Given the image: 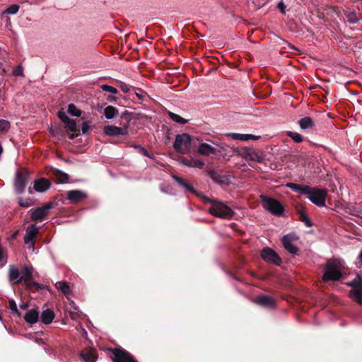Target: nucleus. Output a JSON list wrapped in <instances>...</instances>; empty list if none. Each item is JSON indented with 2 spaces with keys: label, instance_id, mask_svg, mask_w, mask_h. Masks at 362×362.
<instances>
[{
  "label": "nucleus",
  "instance_id": "f257e3e1",
  "mask_svg": "<svg viewBox=\"0 0 362 362\" xmlns=\"http://www.w3.org/2000/svg\"><path fill=\"white\" fill-rule=\"evenodd\" d=\"M286 187L300 194L307 195L308 199L317 206H325L327 192L325 189L311 187L308 185H301L293 182H288Z\"/></svg>",
  "mask_w": 362,
  "mask_h": 362
},
{
  "label": "nucleus",
  "instance_id": "f03ea898",
  "mask_svg": "<svg viewBox=\"0 0 362 362\" xmlns=\"http://www.w3.org/2000/svg\"><path fill=\"white\" fill-rule=\"evenodd\" d=\"M202 198L205 203L211 204V206L209 209V212L212 216L224 219H229L233 216L234 212L225 203L211 199L210 198L204 195H202Z\"/></svg>",
  "mask_w": 362,
  "mask_h": 362
},
{
  "label": "nucleus",
  "instance_id": "7ed1b4c3",
  "mask_svg": "<svg viewBox=\"0 0 362 362\" xmlns=\"http://www.w3.org/2000/svg\"><path fill=\"white\" fill-rule=\"evenodd\" d=\"M344 261L339 259H329L325 265L324 281H337L340 279L344 268Z\"/></svg>",
  "mask_w": 362,
  "mask_h": 362
},
{
  "label": "nucleus",
  "instance_id": "20e7f679",
  "mask_svg": "<svg viewBox=\"0 0 362 362\" xmlns=\"http://www.w3.org/2000/svg\"><path fill=\"white\" fill-rule=\"evenodd\" d=\"M262 205L264 209L270 212L273 215L281 216L284 208L283 205L276 199L268 197L265 195H260Z\"/></svg>",
  "mask_w": 362,
  "mask_h": 362
},
{
  "label": "nucleus",
  "instance_id": "39448f33",
  "mask_svg": "<svg viewBox=\"0 0 362 362\" xmlns=\"http://www.w3.org/2000/svg\"><path fill=\"white\" fill-rule=\"evenodd\" d=\"M192 137L187 134H179L176 136L174 148L176 151L185 154L189 151Z\"/></svg>",
  "mask_w": 362,
  "mask_h": 362
},
{
  "label": "nucleus",
  "instance_id": "423d86ee",
  "mask_svg": "<svg viewBox=\"0 0 362 362\" xmlns=\"http://www.w3.org/2000/svg\"><path fill=\"white\" fill-rule=\"evenodd\" d=\"M54 207L52 202L45 204L43 206L36 209H31L28 213L30 215V219L33 221H42L47 216L49 211Z\"/></svg>",
  "mask_w": 362,
  "mask_h": 362
},
{
  "label": "nucleus",
  "instance_id": "0eeeda50",
  "mask_svg": "<svg viewBox=\"0 0 362 362\" xmlns=\"http://www.w3.org/2000/svg\"><path fill=\"white\" fill-rule=\"evenodd\" d=\"M29 181L28 172L25 169H21L16 173L15 179V190L17 193L21 194Z\"/></svg>",
  "mask_w": 362,
  "mask_h": 362
},
{
  "label": "nucleus",
  "instance_id": "6e6552de",
  "mask_svg": "<svg viewBox=\"0 0 362 362\" xmlns=\"http://www.w3.org/2000/svg\"><path fill=\"white\" fill-rule=\"evenodd\" d=\"M298 240V237L294 233H288L284 235L282 239V244L284 247L291 254H296L298 251V247H296L293 243Z\"/></svg>",
  "mask_w": 362,
  "mask_h": 362
},
{
  "label": "nucleus",
  "instance_id": "1a4fd4ad",
  "mask_svg": "<svg viewBox=\"0 0 362 362\" xmlns=\"http://www.w3.org/2000/svg\"><path fill=\"white\" fill-rule=\"evenodd\" d=\"M113 362H136L134 357L127 351L122 349H115L112 351Z\"/></svg>",
  "mask_w": 362,
  "mask_h": 362
},
{
  "label": "nucleus",
  "instance_id": "9d476101",
  "mask_svg": "<svg viewBox=\"0 0 362 362\" xmlns=\"http://www.w3.org/2000/svg\"><path fill=\"white\" fill-rule=\"evenodd\" d=\"M39 233V228L35 224H32L28 226L25 231L24 237V242L27 245H30V247L34 250L35 249V238Z\"/></svg>",
  "mask_w": 362,
  "mask_h": 362
},
{
  "label": "nucleus",
  "instance_id": "9b49d317",
  "mask_svg": "<svg viewBox=\"0 0 362 362\" xmlns=\"http://www.w3.org/2000/svg\"><path fill=\"white\" fill-rule=\"evenodd\" d=\"M20 272L21 276H22V281H23L24 284L27 287H30L32 284H34L36 287L39 286L38 283L33 281V267L25 265Z\"/></svg>",
  "mask_w": 362,
  "mask_h": 362
},
{
  "label": "nucleus",
  "instance_id": "f8f14e48",
  "mask_svg": "<svg viewBox=\"0 0 362 362\" xmlns=\"http://www.w3.org/2000/svg\"><path fill=\"white\" fill-rule=\"evenodd\" d=\"M261 256L264 261L276 265H279L281 262V259L276 252L269 247H264L262 250Z\"/></svg>",
  "mask_w": 362,
  "mask_h": 362
},
{
  "label": "nucleus",
  "instance_id": "ddd939ff",
  "mask_svg": "<svg viewBox=\"0 0 362 362\" xmlns=\"http://www.w3.org/2000/svg\"><path fill=\"white\" fill-rule=\"evenodd\" d=\"M242 156L247 160L263 163L264 157L259 154L255 150L251 148H245L242 151Z\"/></svg>",
  "mask_w": 362,
  "mask_h": 362
},
{
  "label": "nucleus",
  "instance_id": "4468645a",
  "mask_svg": "<svg viewBox=\"0 0 362 362\" xmlns=\"http://www.w3.org/2000/svg\"><path fill=\"white\" fill-rule=\"evenodd\" d=\"M104 134L107 136H124L128 134V130L126 127L122 128L113 125H106L103 128Z\"/></svg>",
  "mask_w": 362,
  "mask_h": 362
},
{
  "label": "nucleus",
  "instance_id": "2eb2a0df",
  "mask_svg": "<svg viewBox=\"0 0 362 362\" xmlns=\"http://www.w3.org/2000/svg\"><path fill=\"white\" fill-rule=\"evenodd\" d=\"M255 303L266 308H274L275 306V300L273 297L267 295H261L255 300Z\"/></svg>",
  "mask_w": 362,
  "mask_h": 362
},
{
  "label": "nucleus",
  "instance_id": "dca6fc26",
  "mask_svg": "<svg viewBox=\"0 0 362 362\" xmlns=\"http://www.w3.org/2000/svg\"><path fill=\"white\" fill-rule=\"evenodd\" d=\"M9 281L13 284H18L22 282V276L18 268L16 266L11 265L8 269Z\"/></svg>",
  "mask_w": 362,
  "mask_h": 362
},
{
  "label": "nucleus",
  "instance_id": "f3484780",
  "mask_svg": "<svg viewBox=\"0 0 362 362\" xmlns=\"http://www.w3.org/2000/svg\"><path fill=\"white\" fill-rule=\"evenodd\" d=\"M86 197V194L81 190H71L67 192V199L73 203H78Z\"/></svg>",
  "mask_w": 362,
  "mask_h": 362
},
{
  "label": "nucleus",
  "instance_id": "a211bd4d",
  "mask_svg": "<svg viewBox=\"0 0 362 362\" xmlns=\"http://www.w3.org/2000/svg\"><path fill=\"white\" fill-rule=\"evenodd\" d=\"M50 182L46 178L36 180L34 182V189L39 192H44L50 187Z\"/></svg>",
  "mask_w": 362,
  "mask_h": 362
},
{
  "label": "nucleus",
  "instance_id": "6ab92c4d",
  "mask_svg": "<svg viewBox=\"0 0 362 362\" xmlns=\"http://www.w3.org/2000/svg\"><path fill=\"white\" fill-rule=\"evenodd\" d=\"M172 177L175 181H176L178 183L180 186L182 187L187 192L196 194L197 196H199V194L197 193L194 187L187 182L184 180L182 177L177 176L175 175H173Z\"/></svg>",
  "mask_w": 362,
  "mask_h": 362
},
{
  "label": "nucleus",
  "instance_id": "aec40b11",
  "mask_svg": "<svg viewBox=\"0 0 362 362\" xmlns=\"http://www.w3.org/2000/svg\"><path fill=\"white\" fill-rule=\"evenodd\" d=\"M198 152L203 156H209L216 153V148L207 143H202L198 147Z\"/></svg>",
  "mask_w": 362,
  "mask_h": 362
},
{
  "label": "nucleus",
  "instance_id": "412c9836",
  "mask_svg": "<svg viewBox=\"0 0 362 362\" xmlns=\"http://www.w3.org/2000/svg\"><path fill=\"white\" fill-rule=\"evenodd\" d=\"M181 163L186 166L199 169L202 168L204 165V163L202 160L193 158H184L182 159Z\"/></svg>",
  "mask_w": 362,
  "mask_h": 362
},
{
  "label": "nucleus",
  "instance_id": "4be33fe9",
  "mask_svg": "<svg viewBox=\"0 0 362 362\" xmlns=\"http://www.w3.org/2000/svg\"><path fill=\"white\" fill-rule=\"evenodd\" d=\"M39 319V312L35 309L29 310L24 316V320L29 324H35Z\"/></svg>",
  "mask_w": 362,
  "mask_h": 362
},
{
  "label": "nucleus",
  "instance_id": "5701e85b",
  "mask_svg": "<svg viewBox=\"0 0 362 362\" xmlns=\"http://www.w3.org/2000/svg\"><path fill=\"white\" fill-rule=\"evenodd\" d=\"M81 358L83 362H95L97 356L94 351L86 350L81 353Z\"/></svg>",
  "mask_w": 362,
  "mask_h": 362
},
{
  "label": "nucleus",
  "instance_id": "b1692460",
  "mask_svg": "<svg viewBox=\"0 0 362 362\" xmlns=\"http://www.w3.org/2000/svg\"><path fill=\"white\" fill-rule=\"evenodd\" d=\"M40 317L43 323L48 325L53 321L54 318V314L52 310L46 309L45 310L42 311Z\"/></svg>",
  "mask_w": 362,
  "mask_h": 362
},
{
  "label": "nucleus",
  "instance_id": "393cba45",
  "mask_svg": "<svg viewBox=\"0 0 362 362\" xmlns=\"http://www.w3.org/2000/svg\"><path fill=\"white\" fill-rule=\"evenodd\" d=\"M349 296L360 305H362V288H354L350 291Z\"/></svg>",
  "mask_w": 362,
  "mask_h": 362
},
{
  "label": "nucleus",
  "instance_id": "a878e982",
  "mask_svg": "<svg viewBox=\"0 0 362 362\" xmlns=\"http://www.w3.org/2000/svg\"><path fill=\"white\" fill-rule=\"evenodd\" d=\"M300 127L303 130L313 128L314 127V122L310 117H305L300 119L298 122Z\"/></svg>",
  "mask_w": 362,
  "mask_h": 362
},
{
  "label": "nucleus",
  "instance_id": "bb28decb",
  "mask_svg": "<svg viewBox=\"0 0 362 362\" xmlns=\"http://www.w3.org/2000/svg\"><path fill=\"white\" fill-rule=\"evenodd\" d=\"M118 113L117 108L111 105L107 106L104 110V115L107 119H113Z\"/></svg>",
  "mask_w": 362,
  "mask_h": 362
},
{
  "label": "nucleus",
  "instance_id": "cd10ccee",
  "mask_svg": "<svg viewBox=\"0 0 362 362\" xmlns=\"http://www.w3.org/2000/svg\"><path fill=\"white\" fill-rule=\"evenodd\" d=\"M55 286L66 296L69 295L71 292L70 286L66 282L58 281L55 284Z\"/></svg>",
  "mask_w": 362,
  "mask_h": 362
},
{
  "label": "nucleus",
  "instance_id": "c85d7f7f",
  "mask_svg": "<svg viewBox=\"0 0 362 362\" xmlns=\"http://www.w3.org/2000/svg\"><path fill=\"white\" fill-rule=\"evenodd\" d=\"M168 115L172 120H173L174 122H175L177 123L184 124L187 122V119L182 118V117H180V115H178L175 113L169 112Z\"/></svg>",
  "mask_w": 362,
  "mask_h": 362
},
{
  "label": "nucleus",
  "instance_id": "c756f323",
  "mask_svg": "<svg viewBox=\"0 0 362 362\" xmlns=\"http://www.w3.org/2000/svg\"><path fill=\"white\" fill-rule=\"evenodd\" d=\"M349 286L354 288H362V276L357 274L356 278L348 284Z\"/></svg>",
  "mask_w": 362,
  "mask_h": 362
},
{
  "label": "nucleus",
  "instance_id": "7c9ffc66",
  "mask_svg": "<svg viewBox=\"0 0 362 362\" xmlns=\"http://www.w3.org/2000/svg\"><path fill=\"white\" fill-rule=\"evenodd\" d=\"M19 6L17 4H12L9 6L6 9H5L2 14H10V15H14L16 14L19 11Z\"/></svg>",
  "mask_w": 362,
  "mask_h": 362
},
{
  "label": "nucleus",
  "instance_id": "2f4dec72",
  "mask_svg": "<svg viewBox=\"0 0 362 362\" xmlns=\"http://www.w3.org/2000/svg\"><path fill=\"white\" fill-rule=\"evenodd\" d=\"M66 127L71 132H76L77 131L76 124L74 119H71L70 118L68 120H66L64 122Z\"/></svg>",
  "mask_w": 362,
  "mask_h": 362
},
{
  "label": "nucleus",
  "instance_id": "473e14b6",
  "mask_svg": "<svg viewBox=\"0 0 362 362\" xmlns=\"http://www.w3.org/2000/svg\"><path fill=\"white\" fill-rule=\"evenodd\" d=\"M68 112L72 116L80 117L81 112L74 104H70L68 106Z\"/></svg>",
  "mask_w": 362,
  "mask_h": 362
},
{
  "label": "nucleus",
  "instance_id": "72a5a7b5",
  "mask_svg": "<svg viewBox=\"0 0 362 362\" xmlns=\"http://www.w3.org/2000/svg\"><path fill=\"white\" fill-rule=\"evenodd\" d=\"M226 136L234 140L246 141V134L228 133Z\"/></svg>",
  "mask_w": 362,
  "mask_h": 362
},
{
  "label": "nucleus",
  "instance_id": "f704fd0d",
  "mask_svg": "<svg viewBox=\"0 0 362 362\" xmlns=\"http://www.w3.org/2000/svg\"><path fill=\"white\" fill-rule=\"evenodd\" d=\"M287 135L296 143H300L303 141V136L297 132L289 131L287 132Z\"/></svg>",
  "mask_w": 362,
  "mask_h": 362
},
{
  "label": "nucleus",
  "instance_id": "c9c22d12",
  "mask_svg": "<svg viewBox=\"0 0 362 362\" xmlns=\"http://www.w3.org/2000/svg\"><path fill=\"white\" fill-rule=\"evenodd\" d=\"M10 126L9 121L4 119H0V132H7L9 129Z\"/></svg>",
  "mask_w": 362,
  "mask_h": 362
},
{
  "label": "nucleus",
  "instance_id": "e433bc0d",
  "mask_svg": "<svg viewBox=\"0 0 362 362\" xmlns=\"http://www.w3.org/2000/svg\"><path fill=\"white\" fill-rule=\"evenodd\" d=\"M209 174L210 177L215 182H218V183L223 182L221 177L215 170H210Z\"/></svg>",
  "mask_w": 362,
  "mask_h": 362
},
{
  "label": "nucleus",
  "instance_id": "4c0bfd02",
  "mask_svg": "<svg viewBox=\"0 0 362 362\" xmlns=\"http://www.w3.org/2000/svg\"><path fill=\"white\" fill-rule=\"evenodd\" d=\"M300 221L303 222L306 226L311 227L313 226L310 220L308 218V217L305 215V213L301 212L300 214Z\"/></svg>",
  "mask_w": 362,
  "mask_h": 362
},
{
  "label": "nucleus",
  "instance_id": "58836bf2",
  "mask_svg": "<svg viewBox=\"0 0 362 362\" xmlns=\"http://www.w3.org/2000/svg\"><path fill=\"white\" fill-rule=\"evenodd\" d=\"M18 204L21 206L28 207L32 204V201L30 199H23V198H19Z\"/></svg>",
  "mask_w": 362,
  "mask_h": 362
},
{
  "label": "nucleus",
  "instance_id": "ea45409f",
  "mask_svg": "<svg viewBox=\"0 0 362 362\" xmlns=\"http://www.w3.org/2000/svg\"><path fill=\"white\" fill-rule=\"evenodd\" d=\"M101 88L103 90L111 93L112 94H117L118 92L115 87L110 86L109 85H103Z\"/></svg>",
  "mask_w": 362,
  "mask_h": 362
},
{
  "label": "nucleus",
  "instance_id": "a19ab883",
  "mask_svg": "<svg viewBox=\"0 0 362 362\" xmlns=\"http://www.w3.org/2000/svg\"><path fill=\"white\" fill-rule=\"evenodd\" d=\"M14 76H23V68L21 65L16 66L13 71Z\"/></svg>",
  "mask_w": 362,
  "mask_h": 362
},
{
  "label": "nucleus",
  "instance_id": "79ce46f5",
  "mask_svg": "<svg viewBox=\"0 0 362 362\" xmlns=\"http://www.w3.org/2000/svg\"><path fill=\"white\" fill-rule=\"evenodd\" d=\"M8 303H9V308H10L11 310L12 311V313H16L18 316H20L21 313H18V311L16 302L13 300H9Z\"/></svg>",
  "mask_w": 362,
  "mask_h": 362
},
{
  "label": "nucleus",
  "instance_id": "37998d69",
  "mask_svg": "<svg viewBox=\"0 0 362 362\" xmlns=\"http://www.w3.org/2000/svg\"><path fill=\"white\" fill-rule=\"evenodd\" d=\"M135 95L138 98V99L141 101H144L146 100L147 95L145 92L141 90H137L135 91Z\"/></svg>",
  "mask_w": 362,
  "mask_h": 362
},
{
  "label": "nucleus",
  "instance_id": "c03bdc74",
  "mask_svg": "<svg viewBox=\"0 0 362 362\" xmlns=\"http://www.w3.org/2000/svg\"><path fill=\"white\" fill-rule=\"evenodd\" d=\"M118 87L122 90V91H123L125 93H129L130 91V89H131V86H129V85H127L125 83L122 82V81H120L119 83Z\"/></svg>",
  "mask_w": 362,
  "mask_h": 362
},
{
  "label": "nucleus",
  "instance_id": "a18cd8bd",
  "mask_svg": "<svg viewBox=\"0 0 362 362\" xmlns=\"http://www.w3.org/2000/svg\"><path fill=\"white\" fill-rule=\"evenodd\" d=\"M59 182L64 183L66 182L69 180V175L63 172L59 171Z\"/></svg>",
  "mask_w": 362,
  "mask_h": 362
},
{
  "label": "nucleus",
  "instance_id": "49530a36",
  "mask_svg": "<svg viewBox=\"0 0 362 362\" xmlns=\"http://www.w3.org/2000/svg\"><path fill=\"white\" fill-rule=\"evenodd\" d=\"M58 117L63 122H64L66 120H68L69 119V117L63 110L58 112Z\"/></svg>",
  "mask_w": 362,
  "mask_h": 362
},
{
  "label": "nucleus",
  "instance_id": "de8ad7c7",
  "mask_svg": "<svg viewBox=\"0 0 362 362\" xmlns=\"http://www.w3.org/2000/svg\"><path fill=\"white\" fill-rule=\"evenodd\" d=\"M260 136H256V135H253V134H246V141H249V140H258L260 139Z\"/></svg>",
  "mask_w": 362,
  "mask_h": 362
},
{
  "label": "nucleus",
  "instance_id": "09e8293b",
  "mask_svg": "<svg viewBox=\"0 0 362 362\" xmlns=\"http://www.w3.org/2000/svg\"><path fill=\"white\" fill-rule=\"evenodd\" d=\"M277 7L278 8H279V10L281 11V12L282 13H285V8H286V6L285 4H284L283 1H280L278 5H277Z\"/></svg>",
  "mask_w": 362,
  "mask_h": 362
},
{
  "label": "nucleus",
  "instance_id": "8fccbe9b",
  "mask_svg": "<svg viewBox=\"0 0 362 362\" xmlns=\"http://www.w3.org/2000/svg\"><path fill=\"white\" fill-rule=\"evenodd\" d=\"M0 262H1V266L4 265L6 262V260L4 259L3 250L1 247H0Z\"/></svg>",
  "mask_w": 362,
  "mask_h": 362
},
{
  "label": "nucleus",
  "instance_id": "3c124183",
  "mask_svg": "<svg viewBox=\"0 0 362 362\" xmlns=\"http://www.w3.org/2000/svg\"><path fill=\"white\" fill-rule=\"evenodd\" d=\"M88 129H89V126L87 124L83 123V126H82V132L83 134H86L88 131Z\"/></svg>",
  "mask_w": 362,
  "mask_h": 362
},
{
  "label": "nucleus",
  "instance_id": "603ef678",
  "mask_svg": "<svg viewBox=\"0 0 362 362\" xmlns=\"http://www.w3.org/2000/svg\"><path fill=\"white\" fill-rule=\"evenodd\" d=\"M139 149H140V151L141 153H143L145 156H148V153L147 151L145 148H144L142 147H139Z\"/></svg>",
  "mask_w": 362,
  "mask_h": 362
},
{
  "label": "nucleus",
  "instance_id": "864d4df0",
  "mask_svg": "<svg viewBox=\"0 0 362 362\" xmlns=\"http://www.w3.org/2000/svg\"><path fill=\"white\" fill-rule=\"evenodd\" d=\"M139 149H140V151L141 153H143L145 156H148V153L147 151L145 148H144L142 147H139Z\"/></svg>",
  "mask_w": 362,
  "mask_h": 362
},
{
  "label": "nucleus",
  "instance_id": "5fc2aeb1",
  "mask_svg": "<svg viewBox=\"0 0 362 362\" xmlns=\"http://www.w3.org/2000/svg\"><path fill=\"white\" fill-rule=\"evenodd\" d=\"M28 305L26 303H22L20 305V308L23 310H25L27 308Z\"/></svg>",
  "mask_w": 362,
  "mask_h": 362
},
{
  "label": "nucleus",
  "instance_id": "6e6d98bb",
  "mask_svg": "<svg viewBox=\"0 0 362 362\" xmlns=\"http://www.w3.org/2000/svg\"><path fill=\"white\" fill-rule=\"evenodd\" d=\"M4 72L2 64L0 62V75Z\"/></svg>",
  "mask_w": 362,
  "mask_h": 362
},
{
  "label": "nucleus",
  "instance_id": "4d7b16f0",
  "mask_svg": "<svg viewBox=\"0 0 362 362\" xmlns=\"http://www.w3.org/2000/svg\"><path fill=\"white\" fill-rule=\"evenodd\" d=\"M358 258L360 259V262L362 263V250L361 251V252L359 254Z\"/></svg>",
  "mask_w": 362,
  "mask_h": 362
},
{
  "label": "nucleus",
  "instance_id": "13d9d810",
  "mask_svg": "<svg viewBox=\"0 0 362 362\" xmlns=\"http://www.w3.org/2000/svg\"><path fill=\"white\" fill-rule=\"evenodd\" d=\"M74 138V135L70 136V139H73Z\"/></svg>",
  "mask_w": 362,
  "mask_h": 362
}]
</instances>
